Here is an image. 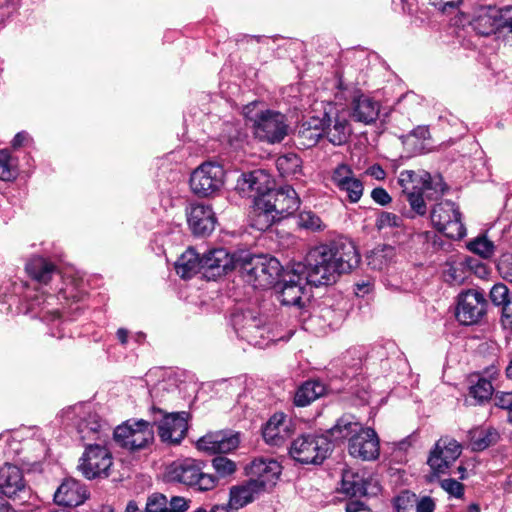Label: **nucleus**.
Returning <instances> with one entry per match:
<instances>
[{
	"instance_id": "1",
	"label": "nucleus",
	"mask_w": 512,
	"mask_h": 512,
	"mask_svg": "<svg viewBox=\"0 0 512 512\" xmlns=\"http://www.w3.org/2000/svg\"><path fill=\"white\" fill-rule=\"evenodd\" d=\"M359 254L351 243L322 244L309 250L304 273L310 285L321 286L336 282L339 275L350 272L359 263Z\"/></svg>"
},
{
	"instance_id": "2",
	"label": "nucleus",
	"mask_w": 512,
	"mask_h": 512,
	"mask_svg": "<svg viewBox=\"0 0 512 512\" xmlns=\"http://www.w3.org/2000/svg\"><path fill=\"white\" fill-rule=\"evenodd\" d=\"M398 183L402 187L411 209L420 216L427 212L425 198L438 200L447 189L441 175H431L427 171H401Z\"/></svg>"
},
{
	"instance_id": "3",
	"label": "nucleus",
	"mask_w": 512,
	"mask_h": 512,
	"mask_svg": "<svg viewBox=\"0 0 512 512\" xmlns=\"http://www.w3.org/2000/svg\"><path fill=\"white\" fill-rule=\"evenodd\" d=\"M205 467L202 460L189 457L177 459L167 466L165 479L197 491H211L219 485V479L215 474L206 472Z\"/></svg>"
},
{
	"instance_id": "4",
	"label": "nucleus",
	"mask_w": 512,
	"mask_h": 512,
	"mask_svg": "<svg viewBox=\"0 0 512 512\" xmlns=\"http://www.w3.org/2000/svg\"><path fill=\"white\" fill-rule=\"evenodd\" d=\"M257 106L252 102L243 109L244 116L253 123L255 137L268 144L280 143L288 134L285 115L269 109L255 111Z\"/></svg>"
},
{
	"instance_id": "5",
	"label": "nucleus",
	"mask_w": 512,
	"mask_h": 512,
	"mask_svg": "<svg viewBox=\"0 0 512 512\" xmlns=\"http://www.w3.org/2000/svg\"><path fill=\"white\" fill-rule=\"evenodd\" d=\"M245 280L255 288L266 289L274 285L282 271L280 262L268 255H256L240 264Z\"/></svg>"
},
{
	"instance_id": "6",
	"label": "nucleus",
	"mask_w": 512,
	"mask_h": 512,
	"mask_svg": "<svg viewBox=\"0 0 512 512\" xmlns=\"http://www.w3.org/2000/svg\"><path fill=\"white\" fill-rule=\"evenodd\" d=\"M113 436L122 448L131 452L140 451L154 442L153 424L143 419L128 420L116 427Z\"/></svg>"
},
{
	"instance_id": "7",
	"label": "nucleus",
	"mask_w": 512,
	"mask_h": 512,
	"mask_svg": "<svg viewBox=\"0 0 512 512\" xmlns=\"http://www.w3.org/2000/svg\"><path fill=\"white\" fill-rule=\"evenodd\" d=\"M349 117V111L341 105L327 103L324 106L320 117L321 128L324 137L333 145L340 146L348 141L352 133Z\"/></svg>"
},
{
	"instance_id": "8",
	"label": "nucleus",
	"mask_w": 512,
	"mask_h": 512,
	"mask_svg": "<svg viewBox=\"0 0 512 512\" xmlns=\"http://www.w3.org/2000/svg\"><path fill=\"white\" fill-rule=\"evenodd\" d=\"M225 171L215 162H204L190 175L189 184L194 195L208 198L217 195L224 185Z\"/></svg>"
},
{
	"instance_id": "9",
	"label": "nucleus",
	"mask_w": 512,
	"mask_h": 512,
	"mask_svg": "<svg viewBox=\"0 0 512 512\" xmlns=\"http://www.w3.org/2000/svg\"><path fill=\"white\" fill-rule=\"evenodd\" d=\"M330 449L327 437L302 435L292 442L289 453L301 464H321L328 456Z\"/></svg>"
},
{
	"instance_id": "10",
	"label": "nucleus",
	"mask_w": 512,
	"mask_h": 512,
	"mask_svg": "<svg viewBox=\"0 0 512 512\" xmlns=\"http://www.w3.org/2000/svg\"><path fill=\"white\" fill-rule=\"evenodd\" d=\"M430 218L432 225L449 238L461 239L466 235L459 209L452 201L437 203L431 210Z\"/></svg>"
},
{
	"instance_id": "11",
	"label": "nucleus",
	"mask_w": 512,
	"mask_h": 512,
	"mask_svg": "<svg viewBox=\"0 0 512 512\" xmlns=\"http://www.w3.org/2000/svg\"><path fill=\"white\" fill-rule=\"evenodd\" d=\"M113 464L111 452L101 444L87 445L80 458L79 470L87 479L108 477Z\"/></svg>"
},
{
	"instance_id": "12",
	"label": "nucleus",
	"mask_w": 512,
	"mask_h": 512,
	"mask_svg": "<svg viewBox=\"0 0 512 512\" xmlns=\"http://www.w3.org/2000/svg\"><path fill=\"white\" fill-rule=\"evenodd\" d=\"M304 269L305 266L302 263H297L291 271L284 274L277 290V299L282 305L300 306L302 296L306 291V285L310 284Z\"/></svg>"
},
{
	"instance_id": "13",
	"label": "nucleus",
	"mask_w": 512,
	"mask_h": 512,
	"mask_svg": "<svg viewBox=\"0 0 512 512\" xmlns=\"http://www.w3.org/2000/svg\"><path fill=\"white\" fill-rule=\"evenodd\" d=\"M259 205L269 207L281 220L298 210L300 198L293 187L286 185L259 197Z\"/></svg>"
},
{
	"instance_id": "14",
	"label": "nucleus",
	"mask_w": 512,
	"mask_h": 512,
	"mask_svg": "<svg viewBox=\"0 0 512 512\" xmlns=\"http://www.w3.org/2000/svg\"><path fill=\"white\" fill-rule=\"evenodd\" d=\"M461 452L462 447L456 440L449 437L440 438L427 460L433 475L438 476L446 473L449 467L461 455Z\"/></svg>"
},
{
	"instance_id": "15",
	"label": "nucleus",
	"mask_w": 512,
	"mask_h": 512,
	"mask_svg": "<svg viewBox=\"0 0 512 512\" xmlns=\"http://www.w3.org/2000/svg\"><path fill=\"white\" fill-rule=\"evenodd\" d=\"M486 299L478 290H468L459 296L456 318L463 325L478 323L486 313Z\"/></svg>"
},
{
	"instance_id": "16",
	"label": "nucleus",
	"mask_w": 512,
	"mask_h": 512,
	"mask_svg": "<svg viewBox=\"0 0 512 512\" xmlns=\"http://www.w3.org/2000/svg\"><path fill=\"white\" fill-rule=\"evenodd\" d=\"M246 474L249 480L263 492L276 484L281 474V466L274 459L258 458L247 466Z\"/></svg>"
},
{
	"instance_id": "17",
	"label": "nucleus",
	"mask_w": 512,
	"mask_h": 512,
	"mask_svg": "<svg viewBox=\"0 0 512 512\" xmlns=\"http://www.w3.org/2000/svg\"><path fill=\"white\" fill-rule=\"evenodd\" d=\"M348 452L351 456L362 460L376 459L380 453V444L375 430L363 427L361 432L350 439Z\"/></svg>"
},
{
	"instance_id": "18",
	"label": "nucleus",
	"mask_w": 512,
	"mask_h": 512,
	"mask_svg": "<svg viewBox=\"0 0 512 512\" xmlns=\"http://www.w3.org/2000/svg\"><path fill=\"white\" fill-rule=\"evenodd\" d=\"M233 326L238 336L248 343L262 347L267 329L263 326L261 319L254 316L251 312L244 314H235L233 316Z\"/></svg>"
},
{
	"instance_id": "19",
	"label": "nucleus",
	"mask_w": 512,
	"mask_h": 512,
	"mask_svg": "<svg viewBox=\"0 0 512 512\" xmlns=\"http://www.w3.org/2000/svg\"><path fill=\"white\" fill-rule=\"evenodd\" d=\"M273 181L271 176L262 169L242 173L237 180L236 189L241 194L249 197H258L272 190Z\"/></svg>"
},
{
	"instance_id": "20",
	"label": "nucleus",
	"mask_w": 512,
	"mask_h": 512,
	"mask_svg": "<svg viewBox=\"0 0 512 512\" xmlns=\"http://www.w3.org/2000/svg\"><path fill=\"white\" fill-rule=\"evenodd\" d=\"M186 412L164 414L158 423V434L162 442L179 444L188 430Z\"/></svg>"
},
{
	"instance_id": "21",
	"label": "nucleus",
	"mask_w": 512,
	"mask_h": 512,
	"mask_svg": "<svg viewBox=\"0 0 512 512\" xmlns=\"http://www.w3.org/2000/svg\"><path fill=\"white\" fill-rule=\"evenodd\" d=\"M201 259L203 274L208 279L220 277L238 265V260L224 248L210 250Z\"/></svg>"
},
{
	"instance_id": "22",
	"label": "nucleus",
	"mask_w": 512,
	"mask_h": 512,
	"mask_svg": "<svg viewBox=\"0 0 512 512\" xmlns=\"http://www.w3.org/2000/svg\"><path fill=\"white\" fill-rule=\"evenodd\" d=\"M332 181L341 192L346 193L349 202L357 203L361 199L364 191L363 183L355 177L349 165H338L333 171Z\"/></svg>"
},
{
	"instance_id": "23",
	"label": "nucleus",
	"mask_w": 512,
	"mask_h": 512,
	"mask_svg": "<svg viewBox=\"0 0 512 512\" xmlns=\"http://www.w3.org/2000/svg\"><path fill=\"white\" fill-rule=\"evenodd\" d=\"M186 215L188 225L195 235L206 236L215 228V214L209 205L191 204Z\"/></svg>"
},
{
	"instance_id": "24",
	"label": "nucleus",
	"mask_w": 512,
	"mask_h": 512,
	"mask_svg": "<svg viewBox=\"0 0 512 512\" xmlns=\"http://www.w3.org/2000/svg\"><path fill=\"white\" fill-rule=\"evenodd\" d=\"M376 483L366 477L365 473H359L352 469H346L342 473L341 492L351 497H363L376 494Z\"/></svg>"
},
{
	"instance_id": "25",
	"label": "nucleus",
	"mask_w": 512,
	"mask_h": 512,
	"mask_svg": "<svg viewBox=\"0 0 512 512\" xmlns=\"http://www.w3.org/2000/svg\"><path fill=\"white\" fill-rule=\"evenodd\" d=\"M239 445V438L236 434L223 431L206 434L197 443V449L209 454L228 453Z\"/></svg>"
},
{
	"instance_id": "26",
	"label": "nucleus",
	"mask_w": 512,
	"mask_h": 512,
	"mask_svg": "<svg viewBox=\"0 0 512 512\" xmlns=\"http://www.w3.org/2000/svg\"><path fill=\"white\" fill-rule=\"evenodd\" d=\"M500 10L496 6H480L474 11L470 25L481 36H490L500 29Z\"/></svg>"
},
{
	"instance_id": "27",
	"label": "nucleus",
	"mask_w": 512,
	"mask_h": 512,
	"mask_svg": "<svg viewBox=\"0 0 512 512\" xmlns=\"http://www.w3.org/2000/svg\"><path fill=\"white\" fill-rule=\"evenodd\" d=\"M88 498V492L79 481L65 479L54 493V500L58 505L75 507L79 506Z\"/></svg>"
},
{
	"instance_id": "28",
	"label": "nucleus",
	"mask_w": 512,
	"mask_h": 512,
	"mask_svg": "<svg viewBox=\"0 0 512 512\" xmlns=\"http://www.w3.org/2000/svg\"><path fill=\"white\" fill-rule=\"evenodd\" d=\"M0 491L9 498L26 493L22 471L17 466L5 464L0 468Z\"/></svg>"
},
{
	"instance_id": "29",
	"label": "nucleus",
	"mask_w": 512,
	"mask_h": 512,
	"mask_svg": "<svg viewBox=\"0 0 512 512\" xmlns=\"http://www.w3.org/2000/svg\"><path fill=\"white\" fill-rule=\"evenodd\" d=\"M363 425L353 415H343L333 427L327 431V438L335 443H342L345 440L350 442L357 433L361 432Z\"/></svg>"
},
{
	"instance_id": "30",
	"label": "nucleus",
	"mask_w": 512,
	"mask_h": 512,
	"mask_svg": "<svg viewBox=\"0 0 512 512\" xmlns=\"http://www.w3.org/2000/svg\"><path fill=\"white\" fill-rule=\"evenodd\" d=\"M289 436V426L283 413L274 414L263 428V438L269 445L280 446Z\"/></svg>"
},
{
	"instance_id": "31",
	"label": "nucleus",
	"mask_w": 512,
	"mask_h": 512,
	"mask_svg": "<svg viewBox=\"0 0 512 512\" xmlns=\"http://www.w3.org/2000/svg\"><path fill=\"white\" fill-rule=\"evenodd\" d=\"M262 491L250 480L242 485L232 486L229 492L228 505L234 510L245 507L253 502Z\"/></svg>"
},
{
	"instance_id": "32",
	"label": "nucleus",
	"mask_w": 512,
	"mask_h": 512,
	"mask_svg": "<svg viewBox=\"0 0 512 512\" xmlns=\"http://www.w3.org/2000/svg\"><path fill=\"white\" fill-rule=\"evenodd\" d=\"M380 105L367 96L361 95L353 102L351 116L357 122L364 124L373 123L379 115Z\"/></svg>"
},
{
	"instance_id": "33",
	"label": "nucleus",
	"mask_w": 512,
	"mask_h": 512,
	"mask_svg": "<svg viewBox=\"0 0 512 512\" xmlns=\"http://www.w3.org/2000/svg\"><path fill=\"white\" fill-rule=\"evenodd\" d=\"M322 137H324V135L319 116L311 117L299 126L297 141L303 148L315 146Z\"/></svg>"
},
{
	"instance_id": "34",
	"label": "nucleus",
	"mask_w": 512,
	"mask_h": 512,
	"mask_svg": "<svg viewBox=\"0 0 512 512\" xmlns=\"http://www.w3.org/2000/svg\"><path fill=\"white\" fill-rule=\"evenodd\" d=\"M176 273L183 279H190L202 270V259L198 253L189 248L175 262Z\"/></svg>"
},
{
	"instance_id": "35",
	"label": "nucleus",
	"mask_w": 512,
	"mask_h": 512,
	"mask_svg": "<svg viewBox=\"0 0 512 512\" xmlns=\"http://www.w3.org/2000/svg\"><path fill=\"white\" fill-rule=\"evenodd\" d=\"M26 271L38 283L47 284L57 272V268L45 258L33 257L26 264Z\"/></svg>"
},
{
	"instance_id": "36",
	"label": "nucleus",
	"mask_w": 512,
	"mask_h": 512,
	"mask_svg": "<svg viewBox=\"0 0 512 512\" xmlns=\"http://www.w3.org/2000/svg\"><path fill=\"white\" fill-rule=\"evenodd\" d=\"M276 167L280 175L285 178L299 179L302 176V160L294 153L279 156L276 159Z\"/></svg>"
},
{
	"instance_id": "37",
	"label": "nucleus",
	"mask_w": 512,
	"mask_h": 512,
	"mask_svg": "<svg viewBox=\"0 0 512 512\" xmlns=\"http://www.w3.org/2000/svg\"><path fill=\"white\" fill-rule=\"evenodd\" d=\"M325 392V387L318 381H307L301 385L295 393L294 402L297 406L304 407L318 399Z\"/></svg>"
},
{
	"instance_id": "38",
	"label": "nucleus",
	"mask_w": 512,
	"mask_h": 512,
	"mask_svg": "<svg viewBox=\"0 0 512 512\" xmlns=\"http://www.w3.org/2000/svg\"><path fill=\"white\" fill-rule=\"evenodd\" d=\"M104 425L101 423L97 414H89L87 418L82 419L78 425V433L81 439H101Z\"/></svg>"
},
{
	"instance_id": "39",
	"label": "nucleus",
	"mask_w": 512,
	"mask_h": 512,
	"mask_svg": "<svg viewBox=\"0 0 512 512\" xmlns=\"http://www.w3.org/2000/svg\"><path fill=\"white\" fill-rule=\"evenodd\" d=\"M255 210L253 216L252 226L259 231H265L272 226L273 223L280 220L269 207H261L259 205V197L254 201Z\"/></svg>"
},
{
	"instance_id": "40",
	"label": "nucleus",
	"mask_w": 512,
	"mask_h": 512,
	"mask_svg": "<svg viewBox=\"0 0 512 512\" xmlns=\"http://www.w3.org/2000/svg\"><path fill=\"white\" fill-rule=\"evenodd\" d=\"M17 177L16 161L7 149L0 150V180L12 181Z\"/></svg>"
},
{
	"instance_id": "41",
	"label": "nucleus",
	"mask_w": 512,
	"mask_h": 512,
	"mask_svg": "<svg viewBox=\"0 0 512 512\" xmlns=\"http://www.w3.org/2000/svg\"><path fill=\"white\" fill-rule=\"evenodd\" d=\"M494 387L491 380L480 377L478 381L470 387V395L479 403L488 401L493 395Z\"/></svg>"
},
{
	"instance_id": "42",
	"label": "nucleus",
	"mask_w": 512,
	"mask_h": 512,
	"mask_svg": "<svg viewBox=\"0 0 512 512\" xmlns=\"http://www.w3.org/2000/svg\"><path fill=\"white\" fill-rule=\"evenodd\" d=\"M468 249L482 258L488 259L494 254L495 246L492 241L482 236L469 242Z\"/></svg>"
},
{
	"instance_id": "43",
	"label": "nucleus",
	"mask_w": 512,
	"mask_h": 512,
	"mask_svg": "<svg viewBox=\"0 0 512 512\" xmlns=\"http://www.w3.org/2000/svg\"><path fill=\"white\" fill-rule=\"evenodd\" d=\"M445 281L452 284H461L464 281V266L461 262L448 261L443 271Z\"/></svg>"
},
{
	"instance_id": "44",
	"label": "nucleus",
	"mask_w": 512,
	"mask_h": 512,
	"mask_svg": "<svg viewBox=\"0 0 512 512\" xmlns=\"http://www.w3.org/2000/svg\"><path fill=\"white\" fill-rule=\"evenodd\" d=\"M298 225L314 232L325 228L321 218L312 211H302L298 216Z\"/></svg>"
},
{
	"instance_id": "45",
	"label": "nucleus",
	"mask_w": 512,
	"mask_h": 512,
	"mask_svg": "<svg viewBox=\"0 0 512 512\" xmlns=\"http://www.w3.org/2000/svg\"><path fill=\"white\" fill-rule=\"evenodd\" d=\"M212 467L217 473L215 476L218 477L219 480L234 474L236 471L235 462L224 456L213 458Z\"/></svg>"
},
{
	"instance_id": "46",
	"label": "nucleus",
	"mask_w": 512,
	"mask_h": 512,
	"mask_svg": "<svg viewBox=\"0 0 512 512\" xmlns=\"http://www.w3.org/2000/svg\"><path fill=\"white\" fill-rule=\"evenodd\" d=\"M498 438L495 430L480 431L472 438V448L476 451H481L494 443Z\"/></svg>"
},
{
	"instance_id": "47",
	"label": "nucleus",
	"mask_w": 512,
	"mask_h": 512,
	"mask_svg": "<svg viewBox=\"0 0 512 512\" xmlns=\"http://www.w3.org/2000/svg\"><path fill=\"white\" fill-rule=\"evenodd\" d=\"M430 132L427 126H417L413 130H411L408 134L402 135L400 139L402 143L405 145H413L415 149H421L422 145L418 146L413 139L418 141L426 140L429 138Z\"/></svg>"
},
{
	"instance_id": "48",
	"label": "nucleus",
	"mask_w": 512,
	"mask_h": 512,
	"mask_svg": "<svg viewBox=\"0 0 512 512\" xmlns=\"http://www.w3.org/2000/svg\"><path fill=\"white\" fill-rule=\"evenodd\" d=\"M50 300H54V297L51 295L47 296V297L37 296L35 299L32 300V302L30 304V309L33 311L37 308H40V311L37 313V315L40 318L45 319L51 315L54 319V318L58 317V312L50 311L49 309H47V306L50 305V302H49Z\"/></svg>"
},
{
	"instance_id": "49",
	"label": "nucleus",
	"mask_w": 512,
	"mask_h": 512,
	"mask_svg": "<svg viewBox=\"0 0 512 512\" xmlns=\"http://www.w3.org/2000/svg\"><path fill=\"white\" fill-rule=\"evenodd\" d=\"M490 299L491 301L497 305H504L505 302L512 300V297L509 294L508 287L503 283L495 284L490 291Z\"/></svg>"
},
{
	"instance_id": "50",
	"label": "nucleus",
	"mask_w": 512,
	"mask_h": 512,
	"mask_svg": "<svg viewBox=\"0 0 512 512\" xmlns=\"http://www.w3.org/2000/svg\"><path fill=\"white\" fill-rule=\"evenodd\" d=\"M167 504H168V499L165 495L160 494V493H155L148 497L145 511L146 512H164L166 510Z\"/></svg>"
},
{
	"instance_id": "51",
	"label": "nucleus",
	"mask_w": 512,
	"mask_h": 512,
	"mask_svg": "<svg viewBox=\"0 0 512 512\" xmlns=\"http://www.w3.org/2000/svg\"><path fill=\"white\" fill-rule=\"evenodd\" d=\"M191 500L182 496H173L166 505L164 512H186L190 507Z\"/></svg>"
},
{
	"instance_id": "52",
	"label": "nucleus",
	"mask_w": 512,
	"mask_h": 512,
	"mask_svg": "<svg viewBox=\"0 0 512 512\" xmlns=\"http://www.w3.org/2000/svg\"><path fill=\"white\" fill-rule=\"evenodd\" d=\"M401 224V218L394 213L382 212L376 220L378 229H385L388 227H398Z\"/></svg>"
},
{
	"instance_id": "53",
	"label": "nucleus",
	"mask_w": 512,
	"mask_h": 512,
	"mask_svg": "<svg viewBox=\"0 0 512 512\" xmlns=\"http://www.w3.org/2000/svg\"><path fill=\"white\" fill-rule=\"evenodd\" d=\"M500 275L507 281L512 282V253L502 255L498 265Z\"/></svg>"
},
{
	"instance_id": "54",
	"label": "nucleus",
	"mask_w": 512,
	"mask_h": 512,
	"mask_svg": "<svg viewBox=\"0 0 512 512\" xmlns=\"http://www.w3.org/2000/svg\"><path fill=\"white\" fill-rule=\"evenodd\" d=\"M441 487L451 496L460 498L463 496V485L455 479H444L441 481Z\"/></svg>"
},
{
	"instance_id": "55",
	"label": "nucleus",
	"mask_w": 512,
	"mask_h": 512,
	"mask_svg": "<svg viewBox=\"0 0 512 512\" xmlns=\"http://www.w3.org/2000/svg\"><path fill=\"white\" fill-rule=\"evenodd\" d=\"M495 405L507 411L508 421L512 423V393L496 395Z\"/></svg>"
},
{
	"instance_id": "56",
	"label": "nucleus",
	"mask_w": 512,
	"mask_h": 512,
	"mask_svg": "<svg viewBox=\"0 0 512 512\" xmlns=\"http://www.w3.org/2000/svg\"><path fill=\"white\" fill-rule=\"evenodd\" d=\"M499 10L500 17H498V19L500 22V29L507 28L509 31L512 32V6L499 8Z\"/></svg>"
},
{
	"instance_id": "57",
	"label": "nucleus",
	"mask_w": 512,
	"mask_h": 512,
	"mask_svg": "<svg viewBox=\"0 0 512 512\" xmlns=\"http://www.w3.org/2000/svg\"><path fill=\"white\" fill-rule=\"evenodd\" d=\"M371 198L379 205L385 206L391 202L388 192L381 187L374 188L371 192Z\"/></svg>"
},
{
	"instance_id": "58",
	"label": "nucleus",
	"mask_w": 512,
	"mask_h": 512,
	"mask_svg": "<svg viewBox=\"0 0 512 512\" xmlns=\"http://www.w3.org/2000/svg\"><path fill=\"white\" fill-rule=\"evenodd\" d=\"M435 502L429 496H423L417 501L416 511L417 512H434Z\"/></svg>"
},
{
	"instance_id": "59",
	"label": "nucleus",
	"mask_w": 512,
	"mask_h": 512,
	"mask_svg": "<svg viewBox=\"0 0 512 512\" xmlns=\"http://www.w3.org/2000/svg\"><path fill=\"white\" fill-rule=\"evenodd\" d=\"M462 0H429L430 4L445 12L448 8L457 7Z\"/></svg>"
},
{
	"instance_id": "60",
	"label": "nucleus",
	"mask_w": 512,
	"mask_h": 512,
	"mask_svg": "<svg viewBox=\"0 0 512 512\" xmlns=\"http://www.w3.org/2000/svg\"><path fill=\"white\" fill-rule=\"evenodd\" d=\"M384 249L383 250H374L369 256V265H371L374 269H382L384 258Z\"/></svg>"
},
{
	"instance_id": "61",
	"label": "nucleus",
	"mask_w": 512,
	"mask_h": 512,
	"mask_svg": "<svg viewBox=\"0 0 512 512\" xmlns=\"http://www.w3.org/2000/svg\"><path fill=\"white\" fill-rule=\"evenodd\" d=\"M366 174L375 178L376 180H383L386 176V172L384 171V169L378 165V164H374L372 166H370L367 170H366Z\"/></svg>"
},
{
	"instance_id": "62",
	"label": "nucleus",
	"mask_w": 512,
	"mask_h": 512,
	"mask_svg": "<svg viewBox=\"0 0 512 512\" xmlns=\"http://www.w3.org/2000/svg\"><path fill=\"white\" fill-rule=\"evenodd\" d=\"M410 496L408 492H405L395 499V507L398 512L406 509V503L409 501Z\"/></svg>"
},
{
	"instance_id": "63",
	"label": "nucleus",
	"mask_w": 512,
	"mask_h": 512,
	"mask_svg": "<svg viewBox=\"0 0 512 512\" xmlns=\"http://www.w3.org/2000/svg\"><path fill=\"white\" fill-rule=\"evenodd\" d=\"M27 139V134L25 132H19L17 133L13 140H12V146L14 148L20 147L23 145L24 141Z\"/></svg>"
},
{
	"instance_id": "64",
	"label": "nucleus",
	"mask_w": 512,
	"mask_h": 512,
	"mask_svg": "<svg viewBox=\"0 0 512 512\" xmlns=\"http://www.w3.org/2000/svg\"><path fill=\"white\" fill-rule=\"evenodd\" d=\"M210 512H237L236 510L230 508L228 504L225 505H214Z\"/></svg>"
}]
</instances>
